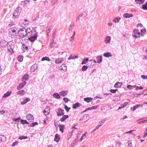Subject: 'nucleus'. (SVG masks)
Wrapping results in <instances>:
<instances>
[{
  "mask_svg": "<svg viewBox=\"0 0 147 147\" xmlns=\"http://www.w3.org/2000/svg\"><path fill=\"white\" fill-rule=\"evenodd\" d=\"M32 32L30 28H27L26 29L24 28L20 29L18 31V34L19 36L23 37L27 36H30Z\"/></svg>",
  "mask_w": 147,
  "mask_h": 147,
  "instance_id": "1",
  "label": "nucleus"
},
{
  "mask_svg": "<svg viewBox=\"0 0 147 147\" xmlns=\"http://www.w3.org/2000/svg\"><path fill=\"white\" fill-rule=\"evenodd\" d=\"M17 29L16 28H10L9 30V36L12 38H16L17 36Z\"/></svg>",
  "mask_w": 147,
  "mask_h": 147,
  "instance_id": "2",
  "label": "nucleus"
},
{
  "mask_svg": "<svg viewBox=\"0 0 147 147\" xmlns=\"http://www.w3.org/2000/svg\"><path fill=\"white\" fill-rule=\"evenodd\" d=\"M21 11V8L20 7H18L15 10L13 14V18H15L18 17L20 14Z\"/></svg>",
  "mask_w": 147,
  "mask_h": 147,
  "instance_id": "3",
  "label": "nucleus"
},
{
  "mask_svg": "<svg viewBox=\"0 0 147 147\" xmlns=\"http://www.w3.org/2000/svg\"><path fill=\"white\" fill-rule=\"evenodd\" d=\"M8 51L10 52L11 54L13 53L14 51L13 50V49L14 47V46L13 44L9 43L8 44L7 46Z\"/></svg>",
  "mask_w": 147,
  "mask_h": 147,
  "instance_id": "4",
  "label": "nucleus"
},
{
  "mask_svg": "<svg viewBox=\"0 0 147 147\" xmlns=\"http://www.w3.org/2000/svg\"><path fill=\"white\" fill-rule=\"evenodd\" d=\"M133 36L136 38H138L140 35V32L138 29H135L133 33Z\"/></svg>",
  "mask_w": 147,
  "mask_h": 147,
  "instance_id": "5",
  "label": "nucleus"
},
{
  "mask_svg": "<svg viewBox=\"0 0 147 147\" xmlns=\"http://www.w3.org/2000/svg\"><path fill=\"white\" fill-rule=\"evenodd\" d=\"M89 119V117L88 115V114H85L80 117V121L85 122L87 121Z\"/></svg>",
  "mask_w": 147,
  "mask_h": 147,
  "instance_id": "6",
  "label": "nucleus"
},
{
  "mask_svg": "<svg viewBox=\"0 0 147 147\" xmlns=\"http://www.w3.org/2000/svg\"><path fill=\"white\" fill-rule=\"evenodd\" d=\"M29 21L27 19H24L22 21L21 23V25L23 27H25L28 26L29 24Z\"/></svg>",
  "mask_w": 147,
  "mask_h": 147,
  "instance_id": "7",
  "label": "nucleus"
},
{
  "mask_svg": "<svg viewBox=\"0 0 147 147\" xmlns=\"http://www.w3.org/2000/svg\"><path fill=\"white\" fill-rule=\"evenodd\" d=\"M7 42L4 40H2L0 41V45L1 48L3 49L5 48L7 45Z\"/></svg>",
  "mask_w": 147,
  "mask_h": 147,
  "instance_id": "8",
  "label": "nucleus"
},
{
  "mask_svg": "<svg viewBox=\"0 0 147 147\" xmlns=\"http://www.w3.org/2000/svg\"><path fill=\"white\" fill-rule=\"evenodd\" d=\"M64 114V111L61 109H59L57 112L58 116H60L63 115Z\"/></svg>",
  "mask_w": 147,
  "mask_h": 147,
  "instance_id": "9",
  "label": "nucleus"
},
{
  "mask_svg": "<svg viewBox=\"0 0 147 147\" xmlns=\"http://www.w3.org/2000/svg\"><path fill=\"white\" fill-rule=\"evenodd\" d=\"M27 119L30 122H32L34 120V117L30 114H28L26 116Z\"/></svg>",
  "mask_w": 147,
  "mask_h": 147,
  "instance_id": "10",
  "label": "nucleus"
},
{
  "mask_svg": "<svg viewBox=\"0 0 147 147\" xmlns=\"http://www.w3.org/2000/svg\"><path fill=\"white\" fill-rule=\"evenodd\" d=\"M50 110V107H47L45 109L43 113L45 116L49 114Z\"/></svg>",
  "mask_w": 147,
  "mask_h": 147,
  "instance_id": "11",
  "label": "nucleus"
},
{
  "mask_svg": "<svg viewBox=\"0 0 147 147\" xmlns=\"http://www.w3.org/2000/svg\"><path fill=\"white\" fill-rule=\"evenodd\" d=\"M60 139V136L59 135L57 134L55 135V138H54V140L57 142H58L59 141Z\"/></svg>",
  "mask_w": 147,
  "mask_h": 147,
  "instance_id": "12",
  "label": "nucleus"
},
{
  "mask_svg": "<svg viewBox=\"0 0 147 147\" xmlns=\"http://www.w3.org/2000/svg\"><path fill=\"white\" fill-rule=\"evenodd\" d=\"M26 84V82H24L23 83H21L19 84L17 87V89L18 90H20Z\"/></svg>",
  "mask_w": 147,
  "mask_h": 147,
  "instance_id": "13",
  "label": "nucleus"
},
{
  "mask_svg": "<svg viewBox=\"0 0 147 147\" xmlns=\"http://www.w3.org/2000/svg\"><path fill=\"white\" fill-rule=\"evenodd\" d=\"M68 92L67 90L62 91L59 93V94L61 96H64L67 94Z\"/></svg>",
  "mask_w": 147,
  "mask_h": 147,
  "instance_id": "14",
  "label": "nucleus"
},
{
  "mask_svg": "<svg viewBox=\"0 0 147 147\" xmlns=\"http://www.w3.org/2000/svg\"><path fill=\"white\" fill-rule=\"evenodd\" d=\"M58 126L59 127L60 131L62 133L63 132L64 128L65 125L62 124H59Z\"/></svg>",
  "mask_w": 147,
  "mask_h": 147,
  "instance_id": "15",
  "label": "nucleus"
},
{
  "mask_svg": "<svg viewBox=\"0 0 147 147\" xmlns=\"http://www.w3.org/2000/svg\"><path fill=\"white\" fill-rule=\"evenodd\" d=\"M37 38V35L35 34L34 36H31L29 38V40L31 42L34 41Z\"/></svg>",
  "mask_w": 147,
  "mask_h": 147,
  "instance_id": "16",
  "label": "nucleus"
},
{
  "mask_svg": "<svg viewBox=\"0 0 147 147\" xmlns=\"http://www.w3.org/2000/svg\"><path fill=\"white\" fill-rule=\"evenodd\" d=\"M59 69L64 71L66 70L67 67L65 64H63L59 67Z\"/></svg>",
  "mask_w": 147,
  "mask_h": 147,
  "instance_id": "17",
  "label": "nucleus"
},
{
  "mask_svg": "<svg viewBox=\"0 0 147 147\" xmlns=\"http://www.w3.org/2000/svg\"><path fill=\"white\" fill-rule=\"evenodd\" d=\"M122 84V83L121 82H117L114 85V87L116 88L120 87Z\"/></svg>",
  "mask_w": 147,
  "mask_h": 147,
  "instance_id": "18",
  "label": "nucleus"
},
{
  "mask_svg": "<svg viewBox=\"0 0 147 147\" xmlns=\"http://www.w3.org/2000/svg\"><path fill=\"white\" fill-rule=\"evenodd\" d=\"M0 140L1 142H4L6 140V137L3 135H0Z\"/></svg>",
  "mask_w": 147,
  "mask_h": 147,
  "instance_id": "19",
  "label": "nucleus"
},
{
  "mask_svg": "<svg viewBox=\"0 0 147 147\" xmlns=\"http://www.w3.org/2000/svg\"><path fill=\"white\" fill-rule=\"evenodd\" d=\"M93 100V98L90 97H88L84 98V100L87 102H91Z\"/></svg>",
  "mask_w": 147,
  "mask_h": 147,
  "instance_id": "20",
  "label": "nucleus"
},
{
  "mask_svg": "<svg viewBox=\"0 0 147 147\" xmlns=\"http://www.w3.org/2000/svg\"><path fill=\"white\" fill-rule=\"evenodd\" d=\"M111 39V38L109 36H107L106 37L105 40V42L106 43H108L110 42V41Z\"/></svg>",
  "mask_w": 147,
  "mask_h": 147,
  "instance_id": "21",
  "label": "nucleus"
},
{
  "mask_svg": "<svg viewBox=\"0 0 147 147\" xmlns=\"http://www.w3.org/2000/svg\"><path fill=\"white\" fill-rule=\"evenodd\" d=\"M68 117L69 116L68 115H64L61 118L60 120L61 122H63L68 118Z\"/></svg>",
  "mask_w": 147,
  "mask_h": 147,
  "instance_id": "22",
  "label": "nucleus"
},
{
  "mask_svg": "<svg viewBox=\"0 0 147 147\" xmlns=\"http://www.w3.org/2000/svg\"><path fill=\"white\" fill-rule=\"evenodd\" d=\"M128 104V102H125L123 104L121 105V106L119 107L118 110L121 109V108L126 107L127 105Z\"/></svg>",
  "mask_w": 147,
  "mask_h": 147,
  "instance_id": "23",
  "label": "nucleus"
},
{
  "mask_svg": "<svg viewBox=\"0 0 147 147\" xmlns=\"http://www.w3.org/2000/svg\"><path fill=\"white\" fill-rule=\"evenodd\" d=\"M17 94H20L21 96H23L25 94V92L24 90H22L18 92Z\"/></svg>",
  "mask_w": 147,
  "mask_h": 147,
  "instance_id": "24",
  "label": "nucleus"
},
{
  "mask_svg": "<svg viewBox=\"0 0 147 147\" xmlns=\"http://www.w3.org/2000/svg\"><path fill=\"white\" fill-rule=\"evenodd\" d=\"M102 57L101 56H98L97 57V63H100L102 61Z\"/></svg>",
  "mask_w": 147,
  "mask_h": 147,
  "instance_id": "25",
  "label": "nucleus"
},
{
  "mask_svg": "<svg viewBox=\"0 0 147 147\" xmlns=\"http://www.w3.org/2000/svg\"><path fill=\"white\" fill-rule=\"evenodd\" d=\"M80 105H81L79 103L77 102L76 104L73 105V108L74 109H75L77 107H79Z\"/></svg>",
  "mask_w": 147,
  "mask_h": 147,
  "instance_id": "26",
  "label": "nucleus"
},
{
  "mask_svg": "<svg viewBox=\"0 0 147 147\" xmlns=\"http://www.w3.org/2000/svg\"><path fill=\"white\" fill-rule=\"evenodd\" d=\"M133 15L129 13H126L123 15V17L125 18H130L133 16Z\"/></svg>",
  "mask_w": 147,
  "mask_h": 147,
  "instance_id": "27",
  "label": "nucleus"
},
{
  "mask_svg": "<svg viewBox=\"0 0 147 147\" xmlns=\"http://www.w3.org/2000/svg\"><path fill=\"white\" fill-rule=\"evenodd\" d=\"M142 8L144 10L147 11V2L142 5Z\"/></svg>",
  "mask_w": 147,
  "mask_h": 147,
  "instance_id": "28",
  "label": "nucleus"
},
{
  "mask_svg": "<svg viewBox=\"0 0 147 147\" xmlns=\"http://www.w3.org/2000/svg\"><path fill=\"white\" fill-rule=\"evenodd\" d=\"M103 56L105 57H111L112 56L111 53L109 52H107L103 54Z\"/></svg>",
  "mask_w": 147,
  "mask_h": 147,
  "instance_id": "29",
  "label": "nucleus"
},
{
  "mask_svg": "<svg viewBox=\"0 0 147 147\" xmlns=\"http://www.w3.org/2000/svg\"><path fill=\"white\" fill-rule=\"evenodd\" d=\"M96 63V62L94 60H90L88 64H90V65H91L92 66H93L94 65V63Z\"/></svg>",
  "mask_w": 147,
  "mask_h": 147,
  "instance_id": "30",
  "label": "nucleus"
},
{
  "mask_svg": "<svg viewBox=\"0 0 147 147\" xmlns=\"http://www.w3.org/2000/svg\"><path fill=\"white\" fill-rule=\"evenodd\" d=\"M60 94H59L57 93H55L53 94V96L54 98L59 99L60 98Z\"/></svg>",
  "mask_w": 147,
  "mask_h": 147,
  "instance_id": "31",
  "label": "nucleus"
},
{
  "mask_svg": "<svg viewBox=\"0 0 147 147\" xmlns=\"http://www.w3.org/2000/svg\"><path fill=\"white\" fill-rule=\"evenodd\" d=\"M17 59L19 61L22 62L23 60V57L22 55H19Z\"/></svg>",
  "mask_w": 147,
  "mask_h": 147,
  "instance_id": "32",
  "label": "nucleus"
},
{
  "mask_svg": "<svg viewBox=\"0 0 147 147\" xmlns=\"http://www.w3.org/2000/svg\"><path fill=\"white\" fill-rule=\"evenodd\" d=\"M87 134V132H86L82 136L81 138L80 139V141H81L82 140V139L83 138H84L86 137V134Z\"/></svg>",
  "mask_w": 147,
  "mask_h": 147,
  "instance_id": "33",
  "label": "nucleus"
},
{
  "mask_svg": "<svg viewBox=\"0 0 147 147\" xmlns=\"http://www.w3.org/2000/svg\"><path fill=\"white\" fill-rule=\"evenodd\" d=\"M24 101L22 102H21V104L22 105H24L27 102L29 101L30 99L29 98H26L24 100Z\"/></svg>",
  "mask_w": 147,
  "mask_h": 147,
  "instance_id": "34",
  "label": "nucleus"
},
{
  "mask_svg": "<svg viewBox=\"0 0 147 147\" xmlns=\"http://www.w3.org/2000/svg\"><path fill=\"white\" fill-rule=\"evenodd\" d=\"M37 68L36 66L35 65H33L31 67V70L32 71H34Z\"/></svg>",
  "mask_w": 147,
  "mask_h": 147,
  "instance_id": "35",
  "label": "nucleus"
},
{
  "mask_svg": "<svg viewBox=\"0 0 147 147\" xmlns=\"http://www.w3.org/2000/svg\"><path fill=\"white\" fill-rule=\"evenodd\" d=\"M145 0H135L136 3L138 4H142L144 2Z\"/></svg>",
  "mask_w": 147,
  "mask_h": 147,
  "instance_id": "36",
  "label": "nucleus"
},
{
  "mask_svg": "<svg viewBox=\"0 0 147 147\" xmlns=\"http://www.w3.org/2000/svg\"><path fill=\"white\" fill-rule=\"evenodd\" d=\"M11 93V92L9 91L5 94L3 95V97H5L9 96Z\"/></svg>",
  "mask_w": 147,
  "mask_h": 147,
  "instance_id": "37",
  "label": "nucleus"
},
{
  "mask_svg": "<svg viewBox=\"0 0 147 147\" xmlns=\"http://www.w3.org/2000/svg\"><path fill=\"white\" fill-rule=\"evenodd\" d=\"M128 147H133L131 140H129L127 142Z\"/></svg>",
  "mask_w": 147,
  "mask_h": 147,
  "instance_id": "38",
  "label": "nucleus"
},
{
  "mask_svg": "<svg viewBox=\"0 0 147 147\" xmlns=\"http://www.w3.org/2000/svg\"><path fill=\"white\" fill-rule=\"evenodd\" d=\"M62 59L61 58H59L57 59L56 60L55 63H62Z\"/></svg>",
  "mask_w": 147,
  "mask_h": 147,
  "instance_id": "39",
  "label": "nucleus"
},
{
  "mask_svg": "<svg viewBox=\"0 0 147 147\" xmlns=\"http://www.w3.org/2000/svg\"><path fill=\"white\" fill-rule=\"evenodd\" d=\"M41 60L42 61H44L45 60L48 61H50V60L49 58L48 57H43L42 59Z\"/></svg>",
  "mask_w": 147,
  "mask_h": 147,
  "instance_id": "40",
  "label": "nucleus"
},
{
  "mask_svg": "<svg viewBox=\"0 0 147 147\" xmlns=\"http://www.w3.org/2000/svg\"><path fill=\"white\" fill-rule=\"evenodd\" d=\"M135 87H136V85L131 86L130 85H128L127 86V88L129 89H131Z\"/></svg>",
  "mask_w": 147,
  "mask_h": 147,
  "instance_id": "41",
  "label": "nucleus"
},
{
  "mask_svg": "<svg viewBox=\"0 0 147 147\" xmlns=\"http://www.w3.org/2000/svg\"><path fill=\"white\" fill-rule=\"evenodd\" d=\"M28 78V75L25 74L23 77V78H22L23 80H27Z\"/></svg>",
  "mask_w": 147,
  "mask_h": 147,
  "instance_id": "42",
  "label": "nucleus"
},
{
  "mask_svg": "<svg viewBox=\"0 0 147 147\" xmlns=\"http://www.w3.org/2000/svg\"><path fill=\"white\" fill-rule=\"evenodd\" d=\"M146 31V29H144L141 30V36H143L144 34Z\"/></svg>",
  "mask_w": 147,
  "mask_h": 147,
  "instance_id": "43",
  "label": "nucleus"
},
{
  "mask_svg": "<svg viewBox=\"0 0 147 147\" xmlns=\"http://www.w3.org/2000/svg\"><path fill=\"white\" fill-rule=\"evenodd\" d=\"M28 138L27 136H21L19 137V139L22 140V139H24Z\"/></svg>",
  "mask_w": 147,
  "mask_h": 147,
  "instance_id": "44",
  "label": "nucleus"
},
{
  "mask_svg": "<svg viewBox=\"0 0 147 147\" xmlns=\"http://www.w3.org/2000/svg\"><path fill=\"white\" fill-rule=\"evenodd\" d=\"M88 58H86V59H84V60L82 61V64H84L86 63L88 61Z\"/></svg>",
  "mask_w": 147,
  "mask_h": 147,
  "instance_id": "45",
  "label": "nucleus"
},
{
  "mask_svg": "<svg viewBox=\"0 0 147 147\" xmlns=\"http://www.w3.org/2000/svg\"><path fill=\"white\" fill-rule=\"evenodd\" d=\"M120 18H115L113 20V21L115 23L118 22L120 20Z\"/></svg>",
  "mask_w": 147,
  "mask_h": 147,
  "instance_id": "46",
  "label": "nucleus"
},
{
  "mask_svg": "<svg viewBox=\"0 0 147 147\" xmlns=\"http://www.w3.org/2000/svg\"><path fill=\"white\" fill-rule=\"evenodd\" d=\"M21 122L23 124L28 123V122L26 120H21Z\"/></svg>",
  "mask_w": 147,
  "mask_h": 147,
  "instance_id": "47",
  "label": "nucleus"
},
{
  "mask_svg": "<svg viewBox=\"0 0 147 147\" xmlns=\"http://www.w3.org/2000/svg\"><path fill=\"white\" fill-rule=\"evenodd\" d=\"M88 67L87 66L84 65L82 67V69L83 71H84L87 69Z\"/></svg>",
  "mask_w": 147,
  "mask_h": 147,
  "instance_id": "48",
  "label": "nucleus"
},
{
  "mask_svg": "<svg viewBox=\"0 0 147 147\" xmlns=\"http://www.w3.org/2000/svg\"><path fill=\"white\" fill-rule=\"evenodd\" d=\"M76 58H78V57L76 56H75L74 57L73 55H71L68 58V59H74Z\"/></svg>",
  "mask_w": 147,
  "mask_h": 147,
  "instance_id": "49",
  "label": "nucleus"
},
{
  "mask_svg": "<svg viewBox=\"0 0 147 147\" xmlns=\"http://www.w3.org/2000/svg\"><path fill=\"white\" fill-rule=\"evenodd\" d=\"M64 108L67 112H68L70 109V108L68 107L66 105H64Z\"/></svg>",
  "mask_w": 147,
  "mask_h": 147,
  "instance_id": "50",
  "label": "nucleus"
},
{
  "mask_svg": "<svg viewBox=\"0 0 147 147\" xmlns=\"http://www.w3.org/2000/svg\"><path fill=\"white\" fill-rule=\"evenodd\" d=\"M63 101L66 103L68 102L69 100V99L66 98H63Z\"/></svg>",
  "mask_w": 147,
  "mask_h": 147,
  "instance_id": "51",
  "label": "nucleus"
},
{
  "mask_svg": "<svg viewBox=\"0 0 147 147\" xmlns=\"http://www.w3.org/2000/svg\"><path fill=\"white\" fill-rule=\"evenodd\" d=\"M75 34V32H74V34L73 36L70 38V40L71 41H73L74 38V36Z\"/></svg>",
  "mask_w": 147,
  "mask_h": 147,
  "instance_id": "52",
  "label": "nucleus"
},
{
  "mask_svg": "<svg viewBox=\"0 0 147 147\" xmlns=\"http://www.w3.org/2000/svg\"><path fill=\"white\" fill-rule=\"evenodd\" d=\"M58 1V0H53L51 2V4L52 5H55V3H56Z\"/></svg>",
  "mask_w": 147,
  "mask_h": 147,
  "instance_id": "53",
  "label": "nucleus"
},
{
  "mask_svg": "<svg viewBox=\"0 0 147 147\" xmlns=\"http://www.w3.org/2000/svg\"><path fill=\"white\" fill-rule=\"evenodd\" d=\"M134 107L136 108H138L139 107H142L143 106L141 104L137 105L135 106H134Z\"/></svg>",
  "mask_w": 147,
  "mask_h": 147,
  "instance_id": "54",
  "label": "nucleus"
},
{
  "mask_svg": "<svg viewBox=\"0 0 147 147\" xmlns=\"http://www.w3.org/2000/svg\"><path fill=\"white\" fill-rule=\"evenodd\" d=\"M117 89H115V90H113V89H111L110 90V92L112 93H115L116 92L117 90Z\"/></svg>",
  "mask_w": 147,
  "mask_h": 147,
  "instance_id": "55",
  "label": "nucleus"
},
{
  "mask_svg": "<svg viewBox=\"0 0 147 147\" xmlns=\"http://www.w3.org/2000/svg\"><path fill=\"white\" fill-rule=\"evenodd\" d=\"M18 141H16L15 142L13 143L11 145L12 146H14L16 145H18Z\"/></svg>",
  "mask_w": 147,
  "mask_h": 147,
  "instance_id": "56",
  "label": "nucleus"
},
{
  "mask_svg": "<svg viewBox=\"0 0 147 147\" xmlns=\"http://www.w3.org/2000/svg\"><path fill=\"white\" fill-rule=\"evenodd\" d=\"M136 87L135 89L136 90H138L139 89H143V87L142 86H136V87Z\"/></svg>",
  "mask_w": 147,
  "mask_h": 147,
  "instance_id": "57",
  "label": "nucleus"
},
{
  "mask_svg": "<svg viewBox=\"0 0 147 147\" xmlns=\"http://www.w3.org/2000/svg\"><path fill=\"white\" fill-rule=\"evenodd\" d=\"M141 78L143 79H147V76H146L145 75H143L141 76Z\"/></svg>",
  "mask_w": 147,
  "mask_h": 147,
  "instance_id": "58",
  "label": "nucleus"
},
{
  "mask_svg": "<svg viewBox=\"0 0 147 147\" xmlns=\"http://www.w3.org/2000/svg\"><path fill=\"white\" fill-rule=\"evenodd\" d=\"M144 134L143 136V138H145L147 136V131H145Z\"/></svg>",
  "mask_w": 147,
  "mask_h": 147,
  "instance_id": "59",
  "label": "nucleus"
},
{
  "mask_svg": "<svg viewBox=\"0 0 147 147\" xmlns=\"http://www.w3.org/2000/svg\"><path fill=\"white\" fill-rule=\"evenodd\" d=\"M130 109L132 111H134L136 110V108L134 107V106L133 107H131L130 108Z\"/></svg>",
  "mask_w": 147,
  "mask_h": 147,
  "instance_id": "60",
  "label": "nucleus"
},
{
  "mask_svg": "<svg viewBox=\"0 0 147 147\" xmlns=\"http://www.w3.org/2000/svg\"><path fill=\"white\" fill-rule=\"evenodd\" d=\"M38 123L36 122H34L32 123V126H34L35 125H38Z\"/></svg>",
  "mask_w": 147,
  "mask_h": 147,
  "instance_id": "61",
  "label": "nucleus"
},
{
  "mask_svg": "<svg viewBox=\"0 0 147 147\" xmlns=\"http://www.w3.org/2000/svg\"><path fill=\"white\" fill-rule=\"evenodd\" d=\"M98 106H96L92 107H91V108L92 109H96Z\"/></svg>",
  "mask_w": 147,
  "mask_h": 147,
  "instance_id": "62",
  "label": "nucleus"
},
{
  "mask_svg": "<svg viewBox=\"0 0 147 147\" xmlns=\"http://www.w3.org/2000/svg\"><path fill=\"white\" fill-rule=\"evenodd\" d=\"M101 126V125H98V126H97L96 127V128L94 129H93V131H95L96 129H98L99 127L100 126Z\"/></svg>",
  "mask_w": 147,
  "mask_h": 147,
  "instance_id": "63",
  "label": "nucleus"
},
{
  "mask_svg": "<svg viewBox=\"0 0 147 147\" xmlns=\"http://www.w3.org/2000/svg\"><path fill=\"white\" fill-rule=\"evenodd\" d=\"M5 113V111L3 110H2V111H0V114H3L4 113Z\"/></svg>",
  "mask_w": 147,
  "mask_h": 147,
  "instance_id": "64",
  "label": "nucleus"
}]
</instances>
